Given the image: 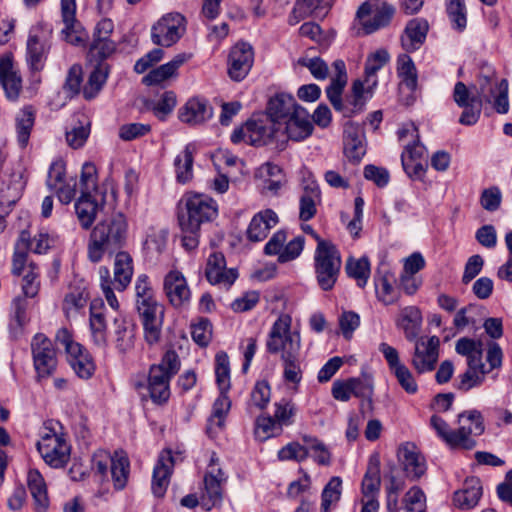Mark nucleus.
<instances>
[{"instance_id": "nucleus-62", "label": "nucleus", "mask_w": 512, "mask_h": 512, "mask_svg": "<svg viewBox=\"0 0 512 512\" xmlns=\"http://www.w3.org/2000/svg\"><path fill=\"white\" fill-rule=\"evenodd\" d=\"M176 103L177 99L175 93L173 91H166L153 107L154 114L160 120H165L166 117L174 110Z\"/></svg>"}, {"instance_id": "nucleus-45", "label": "nucleus", "mask_w": 512, "mask_h": 512, "mask_svg": "<svg viewBox=\"0 0 512 512\" xmlns=\"http://www.w3.org/2000/svg\"><path fill=\"white\" fill-rule=\"evenodd\" d=\"M35 120V111L31 106L24 107L16 116L18 141L26 146Z\"/></svg>"}, {"instance_id": "nucleus-3", "label": "nucleus", "mask_w": 512, "mask_h": 512, "mask_svg": "<svg viewBox=\"0 0 512 512\" xmlns=\"http://www.w3.org/2000/svg\"><path fill=\"white\" fill-rule=\"evenodd\" d=\"M128 224L122 213L99 222L90 234L88 258L99 262L106 252L113 253L121 248L127 239Z\"/></svg>"}, {"instance_id": "nucleus-18", "label": "nucleus", "mask_w": 512, "mask_h": 512, "mask_svg": "<svg viewBox=\"0 0 512 512\" xmlns=\"http://www.w3.org/2000/svg\"><path fill=\"white\" fill-rule=\"evenodd\" d=\"M248 132L247 143L253 146H262L280 139L278 126L268 117H259L246 122Z\"/></svg>"}, {"instance_id": "nucleus-56", "label": "nucleus", "mask_w": 512, "mask_h": 512, "mask_svg": "<svg viewBox=\"0 0 512 512\" xmlns=\"http://www.w3.org/2000/svg\"><path fill=\"white\" fill-rule=\"evenodd\" d=\"M389 53L385 49H379L370 54L365 63V76L377 78L376 73L389 61Z\"/></svg>"}, {"instance_id": "nucleus-25", "label": "nucleus", "mask_w": 512, "mask_h": 512, "mask_svg": "<svg viewBox=\"0 0 512 512\" xmlns=\"http://www.w3.org/2000/svg\"><path fill=\"white\" fill-rule=\"evenodd\" d=\"M278 216L272 209L255 214L247 229V238L252 242L264 240L270 230L278 224Z\"/></svg>"}, {"instance_id": "nucleus-46", "label": "nucleus", "mask_w": 512, "mask_h": 512, "mask_svg": "<svg viewBox=\"0 0 512 512\" xmlns=\"http://www.w3.org/2000/svg\"><path fill=\"white\" fill-rule=\"evenodd\" d=\"M87 300L88 293L85 288H71L63 301V311L65 315L69 318L77 314L86 306Z\"/></svg>"}, {"instance_id": "nucleus-4", "label": "nucleus", "mask_w": 512, "mask_h": 512, "mask_svg": "<svg viewBox=\"0 0 512 512\" xmlns=\"http://www.w3.org/2000/svg\"><path fill=\"white\" fill-rule=\"evenodd\" d=\"M215 376L220 393L213 404L212 415L208 419L207 433L210 436H213L217 429L224 427L226 415L231 407V401L227 395L231 387L230 362L224 351L215 355Z\"/></svg>"}, {"instance_id": "nucleus-60", "label": "nucleus", "mask_w": 512, "mask_h": 512, "mask_svg": "<svg viewBox=\"0 0 512 512\" xmlns=\"http://www.w3.org/2000/svg\"><path fill=\"white\" fill-rule=\"evenodd\" d=\"M192 339L201 347H206L212 337V327L207 319H201L191 327Z\"/></svg>"}, {"instance_id": "nucleus-43", "label": "nucleus", "mask_w": 512, "mask_h": 512, "mask_svg": "<svg viewBox=\"0 0 512 512\" xmlns=\"http://www.w3.org/2000/svg\"><path fill=\"white\" fill-rule=\"evenodd\" d=\"M27 301L17 297L12 302L11 319L9 323L10 334L13 338H18L24 326L28 323L27 317Z\"/></svg>"}, {"instance_id": "nucleus-7", "label": "nucleus", "mask_w": 512, "mask_h": 512, "mask_svg": "<svg viewBox=\"0 0 512 512\" xmlns=\"http://www.w3.org/2000/svg\"><path fill=\"white\" fill-rule=\"evenodd\" d=\"M394 12V7L384 0H369L359 7L357 18L365 34H371L388 25Z\"/></svg>"}, {"instance_id": "nucleus-47", "label": "nucleus", "mask_w": 512, "mask_h": 512, "mask_svg": "<svg viewBox=\"0 0 512 512\" xmlns=\"http://www.w3.org/2000/svg\"><path fill=\"white\" fill-rule=\"evenodd\" d=\"M398 76L402 79V83L411 91L417 88L418 75L416 67L410 56L407 54L400 55L397 67Z\"/></svg>"}, {"instance_id": "nucleus-37", "label": "nucleus", "mask_w": 512, "mask_h": 512, "mask_svg": "<svg viewBox=\"0 0 512 512\" xmlns=\"http://www.w3.org/2000/svg\"><path fill=\"white\" fill-rule=\"evenodd\" d=\"M498 86H500V81L496 76L495 69L489 64L481 65L478 75V92L480 97H483L486 102H491Z\"/></svg>"}, {"instance_id": "nucleus-36", "label": "nucleus", "mask_w": 512, "mask_h": 512, "mask_svg": "<svg viewBox=\"0 0 512 512\" xmlns=\"http://www.w3.org/2000/svg\"><path fill=\"white\" fill-rule=\"evenodd\" d=\"M196 148L193 144H187L174 160L176 179L185 184L193 177V161Z\"/></svg>"}, {"instance_id": "nucleus-54", "label": "nucleus", "mask_w": 512, "mask_h": 512, "mask_svg": "<svg viewBox=\"0 0 512 512\" xmlns=\"http://www.w3.org/2000/svg\"><path fill=\"white\" fill-rule=\"evenodd\" d=\"M430 424L437 435L451 448L456 449V430H451L447 422L438 415H433Z\"/></svg>"}, {"instance_id": "nucleus-49", "label": "nucleus", "mask_w": 512, "mask_h": 512, "mask_svg": "<svg viewBox=\"0 0 512 512\" xmlns=\"http://www.w3.org/2000/svg\"><path fill=\"white\" fill-rule=\"evenodd\" d=\"M28 248L29 234L26 231H22L13 255L12 272L14 275H21L22 273H26L28 271L29 266H26Z\"/></svg>"}, {"instance_id": "nucleus-21", "label": "nucleus", "mask_w": 512, "mask_h": 512, "mask_svg": "<svg viewBox=\"0 0 512 512\" xmlns=\"http://www.w3.org/2000/svg\"><path fill=\"white\" fill-rule=\"evenodd\" d=\"M164 291L174 307H182L189 302L190 290L186 279L179 271H170L164 278Z\"/></svg>"}, {"instance_id": "nucleus-8", "label": "nucleus", "mask_w": 512, "mask_h": 512, "mask_svg": "<svg viewBox=\"0 0 512 512\" xmlns=\"http://www.w3.org/2000/svg\"><path fill=\"white\" fill-rule=\"evenodd\" d=\"M31 351L37 380L52 376L57 367L56 350L52 341L44 334L38 333L31 341Z\"/></svg>"}, {"instance_id": "nucleus-64", "label": "nucleus", "mask_w": 512, "mask_h": 512, "mask_svg": "<svg viewBox=\"0 0 512 512\" xmlns=\"http://www.w3.org/2000/svg\"><path fill=\"white\" fill-rule=\"evenodd\" d=\"M308 457V449L298 442H291L281 448L278 452V458L282 461L295 460L301 462Z\"/></svg>"}, {"instance_id": "nucleus-51", "label": "nucleus", "mask_w": 512, "mask_h": 512, "mask_svg": "<svg viewBox=\"0 0 512 512\" xmlns=\"http://www.w3.org/2000/svg\"><path fill=\"white\" fill-rule=\"evenodd\" d=\"M255 435L261 441L276 436L282 432V427L273 416H259L255 423Z\"/></svg>"}, {"instance_id": "nucleus-58", "label": "nucleus", "mask_w": 512, "mask_h": 512, "mask_svg": "<svg viewBox=\"0 0 512 512\" xmlns=\"http://www.w3.org/2000/svg\"><path fill=\"white\" fill-rule=\"evenodd\" d=\"M349 385L355 397L370 399L373 394V380L370 375L349 378Z\"/></svg>"}, {"instance_id": "nucleus-24", "label": "nucleus", "mask_w": 512, "mask_h": 512, "mask_svg": "<svg viewBox=\"0 0 512 512\" xmlns=\"http://www.w3.org/2000/svg\"><path fill=\"white\" fill-rule=\"evenodd\" d=\"M301 107L291 94L279 93L269 100L267 116L279 126Z\"/></svg>"}, {"instance_id": "nucleus-28", "label": "nucleus", "mask_w": 512, "mask_h": 512, "mask_svg": "<svg viewBox=\"0 0 512 512\" xmlns=\"http://www.w3.org/2000/svg\"><path fill=\"white\" fill-rule=\"evenodd\" d=\"M133 259L128 252L119 251L114 258L113 280L115 289L124 291L131 283L133 276Z\"/></svg>"}, {"instance_id": "nucleus-35", "label": "nucleus", "mask_w": 512, "mask_h": 512, "mask_svg": "<svg viewBox=\"0 0 512 512\" xmlns=\"http://www.w3.org/2000/svg\"><path fill=\"white\" fill-rule=\"evenodd\" d=\"M27 484L34 499L36 509L40 512L45 511L49 505L47 487L44 478L38 470H29Z\"/></svg>"}, {"instance_id": "nucleus-22", "label": "nucleus", "mask_w": 512, "mask_h": 512, "mask_svg": "<svg viewBox=\"0 0 512 512\" xmlns=\"http://www.w3.org/2000/svg\"><path fill=\"white\" fill-rule=\"evenodd\" d=\"M0 86L9 100H16L22 90V79L14 70L12 57L4 55L0 58Z\"/></svg>"}, {"instance_id": "nucleus-31", "label": "nucleus", "mask_w": 512, "mask_h": 512, "mask_svg": "<svg viewBox=\"0 0 512 512\" xmlns=\"http://www.w3.org/2000/svg\"><path fill=\"white\" fill-rule=\"evenodd\" d=\"M321 202V192L317 184H307L299 200V218L309 221L317 213V205Z\"/></svg>"}, {"instance_id": "nucleus-55", "label": "nucleus", "mask_w": 512, "mask_h": 512, "mask_svg": "<svg viewBox=\"0 0 512 512\" xmlns=\"http://www.w3.org/2000/svg\"><path fill=\"white\" fill-rule=\"evenodd\" d=\"M405 512H425L426 498L424 492L417 486L408 490L403 499Z\"/></svg>"}, {"instance_id": "nucleus-5", "label": "nucleus", "mask_w": 512, "mask_h": 512, "mask_svg": "<svg viewBox=\"0 0 512 512\" xmlns=\"http://www.w3.org/2000/svg\"><path fill=\"white\" fill-rule=\"evenodd\" d=\"M179 367V357L173 350H168L159 364L150 367L147 389L154 403L162 404L168 401L170 397L169 382L178 372Z\"/></svg>"}, {"instance_id": "nucleus-20", "label": "nucleus", "mask_w": 512, "mask_h": 512, "mask_svg": "<svg viewBox=\"0 0 512 512\" xmlns=\"http://www.w3.org/2000/svg\"><path fill=\"white\" fill-rule=\"evenodd\" d=\"M174 467V458L170 450L160 453L153 470L152 492L156 497L164 496Z\"/></svg>"}, {"instance_id": "nucleus-34", "label": "nucleus", "mask_w": 512, "mask_h": 512, "mask_svg": "<svg viewBox=\"0 0 512 512\" xmlns=\"http://www.w3.org/2000/svg\"><path fill=\"white\" fill-rule=\"evenodd\" d=\"M377 84V78H369L367 76H365L364 80L357 79L353 82L350 103L353 106L354 113L360 112L365 103L372 98Z\"/></svg>"}, {"instance_id": "nucleus-59", "label": "nucleus", "mask_w": 512, "mask_h": 512, "mask_svg": "<svg viewBox=\"0 0 512 512\" xmlns=\"http://www.w3.org/2000/svg\"><path fill=\"white\" fill-rule=\"evenodd\" d=\"M271 391L266 381H258L251 392L250 403L252 406L262 410L270 402Z\"/></svg>"}, {"instance_id": "nucleus-61", "label": "nucleus", "mask_w": 512, "mask_h": 512, "mask_svg": "<svg viewBox=\"0 0 512 512\" xmlns=\"http://www.w3.org/2000/svg\"><path fill=\"white\" fill-rule=\"evenodd\" d=\"M151 131L149 124L128 123L120 126L119 137L123 141H132L147 135Z\"/></svg>"}, {"instance_id": "nucleus-32", "label": "nucleus", "mask_w": 512, "mask_h": 512, "mask_svg": "<svg viewBox=\"0 0 512 512\" xmlns=\"http://www.w3.org/2000/svg\"><path fill=\"white\" fill-rule=\"evenodd\" d=\"M428 24L424 20L413 19L408 22L405 34L402 36V46L408 52L417 50L425 41Z\"/></svg>"}, {"instance_id": "nucleus-33", "label": "nucleus", "mask_w": 512, "mask_h": 512, "mask_svg": "<svg viewBox=\"0 0 512 512\" xmlns=\"http://www.w3.org/2000/svg\"><path fill=\"white\" fill-rule=\"evenodd\" d=\"M422 323L420 310L415 306H408L401 310L396 321L398 328L404 331L407 340H415L419 334Z\"/></svg>"}, {"instance_id": "nucleus-12", "label": "nucleus", "mask_w": 512, "mask_h": 512, "mask_svg": "<svg viewBox=\"0 0 512 512\" xmlns=\"http://www.w3.org/2000/svg\"><path fill=\"white\" fill-rule=\"evenodd\" d=\"M459 427L456 429V449L472 450L477 442L475 436L485 431L484 419L480 411L469 410L458 415Z\"/></svg>"}, {"instance_id": "nucleus-17", "label": "nucleus", "mask_w": 512, "mask_h": 512, "mask_svg": "<svg viewBox=\"0 0 512 512\" xmlns=\"http://www.w3.org/2000/svg\"><path fill=\"white\" fill-rule=\"evenodd\" d=\"M280 139L284 137L293 141H302L313 131V123L308 111L301 107L278 126Z\"/></svg>"}, {"instance_id": "nucleus-42", "label": "nucleus", "mask_w": 512, "mask_h": 512, "mask_svg": "<svg viewBox=\"0 0 512 512\" xmlns=\"http://www.w3.org/2000/svg\"><path fill=\"white\" fill-rule=\"evenodd\" d=\"M108 74V64L98 63L95 66L83 88V95L86 99H93L99 93L107 80Z\"/></svg>"}, {"instance_id": "nucleus-52", "label": "nucleus", "mask_w": 512, "mask_h": 512, "mask_svg": "<svg viewBox=\"0 0 512 512\" xmlns=\"http://www.w3.org/2000/svg\"><path fill=\"white\" fill-rule=\"evenodd\" d=\"M446 10L454 27L462 30L466 27V7L464 0H446Z\"/></svg>"}, {"instance_id": "nucleus-6", "label": "nucleus", "mask_w": 512, "mask_h": 512, "mask_svg": "<svg viewBox=\"0 0 512 512\" xmlns=\"http://www.w3.org/2000/svg\"><path fill=\"white\" fill-rule=\"evenodd\" d=\"M341 257L333 243H320L315 251V273L319 286L325 290H331L339 275Z\"/></svg>"}, {"instance_id": "nucleus-48", "label": "nucleus", "mask_w": 512, "mask_h": 512, "mask_svg": "<svg viewBox=\"0 0 512 512\" xmlns=\"http://www.w3.org/2000/svg\"><path fill=\"white\" fill-rule=\"evenodd\" d=\"M46 53V45L37 35L31 34L27 41V59L33 70H41Z\"/></svg>"}, {"instance_id": "nucleus-41", "label": "nucleus", "mask_w": 512, "mask_h": 512, "mask_svg": "<svg viewBox=\"0 0 512 512\" xmlns=\"http://www.w3.org/2000/svg\"><path fill=\"white\" fill-rule=\"evenodd\" d=\"M98 205L92 200L91 195L82 192L80 198L75 203V211L84 229H88L95 220Z\"/></svg>"}, {"instance_id": "nucleus-57", "label": "nucleus", "mask_w": 512, "mask_h": 512, "mask_svg": "<svg viewBox=\"0 0 512 512\" xmlns=\"http://www.w3.org/2000/svg\"><path fill=\"white\" fill-rule=\"evenodd\" d=\"M391 372L394 374L399 385L403 390H405V392L408 394H415L418 391L417 382L412 372L405 364L399 365L395 369L391 370Z\"/></svg>"}, {"instance_id": "nucleus-26", "label": "nucleus", "mask_w": 512, "mask_h": 512, "mask_svg": "<svg viewBox=\"0 0 512 512\" xmlns=\"http://www.w3.org/2000/svg\"><path fill=\"white\" fill-rule=\"evenodd\" d=\"M178 117L183 123L198 125L212 117V109L207 101L191 98L179 109Z\"/></svg>"}, {"instance_id": "nucleus-13", "label": "nucleus", "mask_w": 512, "mask_h": 512, "mask_svg": "<svg viewBox=\"0 0 512 512\" xmlns=\"http://www.w3.org/2000/svg\"><path fill=\"white\" fill-rule=\"evenodd\" d=\"M218 461L216 453H212L208 470L203 480L204 493L202 495V502L207 510L220 504L223 499V485L226 483L227 476L218 467Z\"/></svg>"}, {"instance_id": "nucleus-50", "label": "nucleus", "mask_w": 512, "mask_h": 512, "mask_svg": "<svg viewBox=\"0 0 512 512\" xmlns=\"http://www.w3.org/2000/svg\"><path fill=\"white\" fill-rule=\"evenodd\" d=\"M342 480L340 477H332L324 487L321 494V512H329L330 506L339 501L341 497Z\"/></svg>"}, {"instance_id": "nucleus-14", "label": "nucleus", "mask_w": 512, "mask_h": 512, "mask_svg": "<svg viewBox=\"0 0 512 512\" xmlns=\"http://www.w3.org/2000/svg\"><path fill=\"white\" fill-rule=\"evenodd\" d=\"M440 340L437 336L416 340L411 365L418 374L435 369L439 358Z\"/></svg>"}, {"instance_id": "nucleus-16", "label": "nucleus", "mask_w": 512, "mask_h": 512, "mask_svg": "<svg viewBox=\"0 0 512 512\" xmlns=\"http://www.w3.org/2000/svg\"><path fill=\"white\" fill-rule=\"evenodd\" d=\"M254 63V51L250 44L239 42L232 47L228 58V76L240 82L250 72Z\"/></svg>"}, {"instance_id": "nucleus-11", "label": "nucleus", "mask_w": 512, "mask_h": 512, "mask_svg": "<svg viewBox=\"0 0 512 512\" xmlns=\"http://www.w3.org/2000/svg\"><path fill=\"white\" fill-rule=\"evenodd\" d=\"M136 308L142 320L145 340L149 344H155L160 340L164 309L156 298L151 300L136 301Z\"/></svg>"}, {"instance_id": "nucleus-1", "label": "nucleus", "mask_w": 512, "mask_h": 512, "mask_svg": "<svg viewBox=\"0 0 512 512\" xmlns=\"http://www.w3.org/2000/svg\"><path fill=\"white\" fill-rule=\"evenodd\" d=\"M292 318L281 314L273 323L266 341V349L271 354L280 353L283 378L286 382L299 384L302 380L301 335L291 330Z\"/></svg>"}, {"instance_id": "nucleus-27", "label": "nucleus", "mask_w": 512, "mask_h": 512, "mask_svg": "<svg viewBox=\"0 0 512 512\" xmlns=\"http://www.w3.org/2000/svg\"><path fill=\"white\" fill-rule=\"evenodd\" d=\"M481 496L480 479L469 477L464 481L463 487L454 493L453 501L456 507L462 510H470L478 504Z\"/></svg>"}, {"instance_id": "nucleus-10", "label": "nucleus", "mask_w": 512, "mask_h": 512, "mask_svg": "<svg viewBox=\"0 0 512 512\" xmlns=\"http://www.w3.org/2000/svg\"><path fill=\"white\" fill-rule=\"evenodd\" d=\"M185 31V17L180 13H169L153 25L151 31L152 42L156 45L170 47L179 41Z\"/></svg>"}, {"instance_id": "nucleus-9", "label": "nucleus", "mask_w": 512, "mask_h": 512, "mask_svg": "<svg viewBox=\"0 0 512 512\" xmlns=\"http://www.w3.org/2000/svg\"><path fill=\"white\" fill-rule=\"evenodd\" d=\"M37 450L46 464L53 468H61L70 458V445L63 435L49 431L37 442Z\"/></svg>"}, {"instance_id": "nucleus-44", "label": "nucleus", "mask_w": 512, "mask_h": 512, "mask_svg": "<svg viewBox=\"0 0 512 512\" xmlns=\"http://www.w3.org/2000/svg\"><path fill=\"white\" fill-rule=\"evenodd\" d=\"M346 273L349 277L356 280L357 285L365 287L370 276V262L367 257L359 259L349 258L345 265Z\"/></svg>"}, {"instance_id": "nucleus-39", "label": "nucleus", "mask_w": 512, "mask_h": 512, "mask_svg": "<svg viewBox=\"0 0 512 512\" xmlns=\"http://www.w3.org/2000/svg\"><path fill=\"white\" fill-rule=\"evenodd\" d=\"M130 462L123 451H116L111 458L110 473L115 489H123L128 480Z\"/></svg>"}, {"instance_id": "nucleus-2", "label": "nucleus", "mask_w": 512, "mask_h": 512, "mask_svg": "<svg viewBox=\"0 0 512 512\" xmlns=\"http://www.w3.org/2000/svg\"><path fill=\"white\" fill-rule=\"evenodd\" d=\"M217 214V203L211 197L199 193H187L183 197L178 207L177 219L182 246L187 251L198 247L201 226L214 220Z\"/></svg>"}, {"instance_id": "nucleus-53", "label": "nucleus", "mask_w": 512, "mask_h": 512, "mask_svg": "<svg viewBox=\"0 0 512 512\" xmlns=\"http://www.w3.org/2000/svg\"><path fill=\"white\" fill-rule=\"evenodd\" d=\"M274 407L275 411L273 417L281 427L290 426L293 424V418L296 413V407L294 403H292L290 400L282 399L279 402H276Z\"/></svg>"}, {"instance_id": "nucleus-23", "label": "nucleus", "mask_w": 512, "mask_h": 512, "mask_svg": "<svg viewBox=\"0 0 512 512\" xmlns=\"http://www.w3.org/2000/svg\"><path fill=\"white\" fill-rule=\"evenodd\" d=\"M398 456L409 479L417 480L426 472L425 459L414 445L407 443L401 446Z\"/></svg>"}, {"instance_id": "nucleus-63", "label": "nucleus", "mask_w": 512, "mask_h": 512, "mask_svg": "<svg viewBox=\"0 0 512 512\" xmlns=\"http://www.w3.org/2000/svg\"><path fill=\"white\" fill-rule=\"evenodd\" d=\"M298 64L309 69L314 78L324 80L328 76V66L319 57H302L298 59Z\"/></svg>"}, {"instance_id": "nucleus-19", "label": "nucleus", "mask_w": 512, "mask_h": 512, "mask_svg": "<svg viewBox=\"0 0 512 512\" xmlns=\"http://www.w3.org/2000/svg\"><path fill=\"white\" fill-rule=\"evenodd\" d=\"M344 154L349 161L359 163L366 154L364 128L354 122L344 126Z\"/></svg>"}, {"instance_id": "nucleus-15", "label": "nucleus", "mask_w": 512, "mask_h": 512, "mask_svg": "<svg viewBox=\"0 0 512 512\" xmlns=\"http://www.w3.org/2000/svg\"><path fill=\"white\" fill-rule=\"evenodd\" d=\"M205 276L211 285L229 289L239 274L236 268H227L223 253L213 252L207 259Z\"/></svg>"}, {"instance_id": "nucleus-40", "label": "nucleus", "mask_w": 512, "mask_h": 512, "mask_svg": "<svg viewBox=\"0 0 512 512\" xmlns=\"http://www.w3.org/2000/svg\"><path fill=\"white\" fill-rule=\"evenodd\" d=\"M67 360L75 373L82 379H89L95 372L94 361L82 345L79 352L68 354Z\"/></svg>"}, {"instance_id": "nucleus-29", "label": "nucleus", "mask_w": 512, "mask_h": 512, "mask_svg": "<svg viewBox=\"0 0 512 512\" xmlns=\"http://www.w3.org/2000/svg\"><path fill=\"white\" fill-rule=\"evenodd\" d=\"M380 485V458L375 453L370 456L366 473L362 479L361 498H378Z\"/></svg>"}, {"instance_id": "nucleus-30", "label": "nucleus", "mask_w": 512, "mask_h": 512, "mask_svg": "<svg viewBox=\"0 0 512 512\" xmlns=\"http://www.w3.org/2000/svg\"><path fill=\"white\" fill-rule=\"evenodd\" d=\"M186 61L187 56L185 54H178L170 62L151 70L143 77L142 82L147 86L162 84L166 80L174 77L179 67Z\"/></svg>"}, {"instance_id": "nucleus-38", "label": "nucleus", "mask_w": 512, "mask_h": 512, "mask_svg": "<svg viewBox=\"0 0 512 512\" xmlns=\"http://www.w3.org/2000/svg\"><path fill=\"white\" fill-rule=\"evenodd\" d=\"M115 328V345L117 350L124 354L131 350L134 346V326L125 318L114 319Z\"/></svg>"}]
</instances>
